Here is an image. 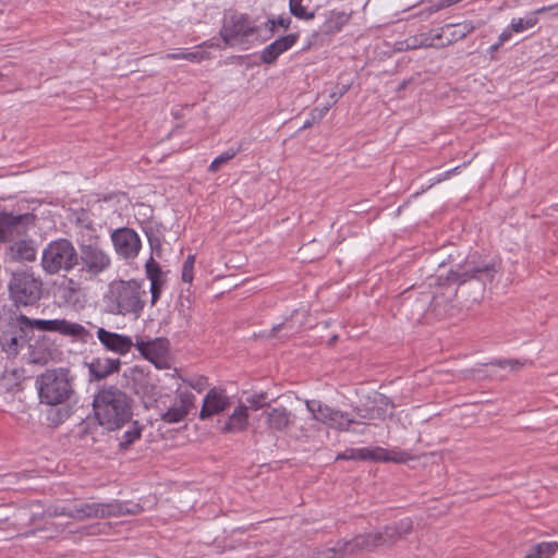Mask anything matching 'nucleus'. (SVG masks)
I'll list each match as a JSON object with an SVG mask.
<instances>
[{"instance_id": "24", "label": "nucleus", "mask_w": 558, "mask_h": 558, "mask_svg": "<svg viewBox=\"0 0 558 558\" xmlns=\"http://www.w3.org/2000/svg\"><path fill=\"white\" fill-rule=\"evenodd\" d=\"M8 254L14 262H32L36 257V250L31 241L17 239L10 245Z\"/></svg>"}, {"instance_id": "14", "label": "nucleus", "mask_w": 558, "mask_h": 558, "mask_svg": "<svg viewBox=\"0 0 558 558\" xmlns=\"http://www.w3.org/2000/svg\"><path fill=\"white\" fill-rule=\"evenodd\" d=\"M195 405V396L190 390L179 388L173 404L161 414V420L168 424L182 422Z\"/></svg>"}, {"instance_id": "40", "label": "nucleus", "mask_w": 558, "mask_h": 558, "mask_svg": "<svg viewBox=\"0 0 558 558\" xmlns=\"http://www.w3.org/2000/svg\"><path fill=\"white\" fill-rule=\"evenodd\" d=\"M331 107V104L327 102L325 106L323 107H316L314 108L312 111H311V117H312V121L313 122H318L320 121L326 114L327 112L329 111Z\"/></svg>"}, {"instance_id": "2", "label": "nucleus", "mask_w": 558, "mask_h": 558, "mask_svg": "<svg viewBox=\"0 0 558 558\" xmlns=\"http://www.w3.org/2000/svg\"><path fill=\"white\" fill-rule=\"evenodd\" d=\"M276 24L274 19H268L263 25H257L247 15L231 12L223 17L220 36L229 47L250 49L268 40L274 34Z\"/></svg>"}, {"instance_id": "15", "label": "nucleus", "mask_w": 558, "mask_h": 558, "mask_svg": "<svg viewBox=\"0 0 558 558\" xmlns=\"http://www.w3.org/2000/svg\"><path fill=\"white\" fill-rule=\"evenodd\" d=\"M111 240L116 252L123 258H132L141 250V240L137 233L130 228H121L113 231Z\"/></svg>"}, {"instance_id": "16", "label": "nucleus", "mask_w": 558, "mask_h": 558, "mask_svg": "<svg viewBox=\"0 0 558 558\" xmlns=\"http://www.w3.org/2000/svg\"><path fill=\"white\" fill-rule=\"evenodd\" d=\"M307 410L311 411L316 420L323 421L328 424L330 427L340 429V430H349L350 425L356 424V421L353 420L348 413L330 409L328 407L317 405L315 409L308 402H306Z\"/></svg>"}, {"instance_id": "32", "label": "nucleus", "mask_w": 558, "mask_h": 558, "mask_svg": "<svg viewBox=\"0 0 558 558\" xmlns=\"http://www.w3.org/2000/svg\"><path fill=\"white\" fill-rule=\"evenodd\" d=\"M236 155V150L228 149L218 157H216L208 167L210 172H217L223 165L231 160Z\"/></svg>"}, {"instance_id": "21", "label": "nucleus", "mask_w": 558, "mask_h": 558, "mask_svg": "<svg viewBox=\"0 0 558 558\" xmlns=\"http://www.w3.org/2000/svg\"><path fill=\"white\" fill-rule=\"evenodd\" d=\"M121 361L119 359L111 357H96L93 359L88 364V373L90 379L102 380L110 375L118 373L121 367Z\"/></svg>"}, {"instance_id": "25", "label": "nucleus", "mask_w": 558, "mask_h": 558, "mask_svg": "<svg viewBox=\"0 0 558 558\" xmlns=\"http://www.w3.org/2000/svg\"><path fill=\"white\" fill-rule=\"evenodd\" d=\"M411 43L408 44L409 48L415 49L418 47H445L446 45H449L451 40H447V43H442L441 40V34L440 33H423L420 35H416L412 37Z\"/></svg>"}, {"instance_id": "44", "label": "nucleus", "mask_w": 558, "mask_h": 558, "mask_svg": "<svg viewBox=\"0 0 558 558\" xmlns=\"http://www.w3.org/2000/svg\"><path fill=\"white\" fill-rule=\"evenodd\" d=\"M163 282L153 281L150 282L151 303H156L160 295V290Z\"/></svg>"}, {"instance_id": "43", "label": "nucleus", "mask_w": 558, "mask_h": 558, "mask_svg": "<svg viewBox=\"0 0 558 558\" xmlns=\"http://www.w3.org/2000/svg\"><path fill=\"white\" fill-rule=\"evenodd\" d=\"M356 412V414L361 417V418H365V420H375L377 418L376 416V413H375V409L373 408H367V409H361V408H355L354 410Z\"/></svg>"}, {"instance_id": "11", "label": "nucleus", "mask_w": 558, "mask_h": 558, "mask_svg": "<svg viewBox=\"0 0 558 558\" xmlns=\"http://www.w3.org/2000/svg\"><path fill=\"white\" fill-rule=\"evenodd\" d=\"M32 220L33 217L29 214L14 216L0 213V242H13L24 236Z\"/></svg>"}, {"instance_id": "6", "label": "nucleus", "mask_w": 558, "mask_h": 558, "mask_svg": "<svg viewBox=\"0 0 558 558\" xmlns=\"http://www.w3.org/2000/svg\"><path fill=\"white\" fill-rule=\"evenodd\" d=\"M78 264V253L66 239L51 241L43 251L41 267L49 275L70 271Z\"/></svg>"}, {"instance_id": "23", "label": "nucleus", "mask_w": 558, "mask_h": 558, "mask_svg": "<svg viewBox=\"0 0 558 558\" xmlns=\"http://www.w3.org/2000/svg\"><path fill=\"white\" fill-rule=\"evenodd\" d=\"M248 426V407L239 404L222 427L225 433H240Z\"/></svg>"}, {"instance_id": "9", "label": "nucleus", "mask_w": 558, "mask_h": 558, "mask_svg": "<svg viewBox=\"0 0 558 558\" xmlns=\"http://www.w3.org/2000/svg\"><path fill=\"white\" fill-rule=\"evenodd\" d=\"M17 322L24 328L39 331L59 332L63 336H71L78 339H85L88 336V331L83 325L66 319H33L26 315H20Z\"/></svg>"}, {"instance_id": "34", "label": "nucleus", "mask_w": 558, "mask_h": 558, "mask_svg": "<svg viewBox=\"0 0 558 558\" xmlns=\"http://www.w3.org/2000/svg\"><path fill=\"white\" fill-rule=\"evenodd\" d=\"M194 264L195 255L190 254L182 266V280L186 283H191L194 278Z\"/></svg>"}, {"instance_id": "49", "label": "nucleus", "mask_w": 558, "mask_h": 558, "mask_svg": "<svg viewBox=\"0 0 558 558\" xmlns=\"http://www.w3.org/2000/svg\"><path fill=\"white\" fill-rule=\"evenodd\" d=\"M66 283H68V289L71 291V292H76L80 290V286L76 281H74L73 279H68L66 280Z\"/></svg>"}, {"instance_id": "3", "label": "nucleus", "mask_w": 558, "mask_h": 558, "mask_svg": "<svg viewBox=\"0 0 558 558\" xmlns=\"http://www.w3.org/2000/svg\"><path fill=\"white\" fill-rule=\"evenodd\" d=\"M146 290L135 279L112 280L104 294L106 312L111 315L132 316L138 318L145 306Z\"/></svg>"}, {"instance_id": "22", "label": "nucleus", "mask_w": 558, "mask_h": 558, "mask_svg": "<svg viewBox=\"0 0 558 558\" xmlns=\"http://www.w3.org/2000/svg\"><path fill=\"white\" fill-rule=\"evenodd\" d=\"M284 430L286 435L300 439L306 436V428L303 417L281 409V432Z\"/></svg>"}, {"instance_id": "1", "label": "nucleus", "mask_w": 558, "mask_h": 558, "mask_svg": "<svg viewBox=\"0 0 558 558\" xmlns=\"http://www.w3.org/2000/svg\"><path fill=\"white\" fill-rule=\"evenodd\" d=\"M93 411L97 423L107 430H117L133 415V400L121 388L105 385L94 396Z\"/></svg>"}, {"instance_id": "42", "label": "nucleus", "mask_w": 558, "mask_h": 558, "mask_svg": "<svg viewBox=\"0 0 558 558\" xmlns=\"http://www.w3.org/2000/svg\"><path fill=\"white\" fill-rule=\"evenodd\" d=\"M298 37L299 35L296 33L281 36V52L291 48L295 44Z\"/></svg>"}, {"instance_id": "26", "label": "nucleus", "mask_w": 558, "mask_h": 558, "mask_svg": "<svg viewBox=\"0 0 558 558\" xmlns=\"http://www.w3.org/2000/svg\"><path fill=\"white\" fill-rule=\"evenodd\" d=\"M558 550L557 542H542L532 547L524 558H550Z\"/></svg>"}, {"instance_id": "30", "label": "nucleus", "mask_w": 558, "mask_h": 558, "mask_svg": "<svg viewBox=\"0 0 558 558\" xmlns=\"http://www.w3.org/2000/svg\"><path fill=\"white\" fill-rule=\"evenodd\" d=\"M165 58L168 60H187L191 62H201L206 58V53L203 51H179L167 53Z\"/></svg>"}, {"instance_id": "20", "label": "nucleus", "mask_w": 558, "mask_h": 558, "mask_svg": "<svg viewBox=\"0 0 558 558\" xmlns=\"http://www.w3.org/2000/svg\"><path fill=\"white\" fill-rule=\"evenodd\" d=\"M97 338L108 351L120 355L129 353L135 344L131 337L112 332L101 327L97 330Z\"/></svg>"}, {"instance_id": "13", "label": "nucleus", "mask_w": 558, "mask_h": 558, "mask_svg": "<svg viewBox=\"0 0 558 558\" xmlns=\"http://www.w3.org/2000/svg\"><path fill=\"white\" fill-rule=\"evenodd\" d=\"M410 456L405 452H393V456H388L381 448H351L340 452L336 460H374V461H393L405 462Z\"/></svg>"}, {"instance_id": "51", "label": "nucleus", "mask_w": 558, "mask_h": 558, "mask_svg": "<svg viewBox=\"0 0 558 558\" xmlns=\"http://www.w3.org/2000/svg\"><path fill=\"white\" fill-rule=\"evenodd\" d=\"M458 169H459V167H456V168H453V169H451V170L447 171V172L444 174V177H442V178H439V179L437 180V182H440V181H442V180H445V179H448L452 173L457 172V170H458Z\"/></svg>"}, {"instance_id": "53", "label": "nucleus", "mask_w": 558, "mask_h": 558, "mask_svg": "<svg viewBox=\"0 0 558 558\" xmlns=\"http://www.w3.org/2000/svg\"><path fill=\"white\" fill-rule=\"evenodd\" d=\"M312 123H313V121H306V122L304 123L303 128H308V126H311V125H312Z\"/></svg>"}, {"instance_id": "45", "label": "nucleus", "mask_w": 558, "mask_h": 558, "mask_svg": "<svg viewBox=\"0 0 558 558\" xmlns=\"http://www.w3.org/2000/svg\"><path fill=\"white\" fill-rule=\"evenodd\" d=\"M66 413H62L60 410H51L49 412L48 420L51 421L53 424H60L63 421V417Z\"/></svg>"}, {"instance_id": "19", "label": "nucleus", "mask_w": 558, "mask_h": 558, "mask_svg": "<svg viewBox=\"0 0 558 558\" xmlns=\"http://www.w3.org/2000/svg\"><path fill=\"white\" fill-rule=\"evenodd\" d=\"M230 405L229 397L223 389L214 387L205 396L203 407L199 412L201 420L223 412Z\"/></svg>"}, {"instance_id": "7", "label": "nucleus", "mask_w": 558, "mask_h": 558, "mask_svg": "<svg viewBox=\"0 0 558 558\" xmlns=\"http://www.w3.org/2000/svg\"><path fill=\"white\" fill-rule=\"evenodd\" d=\"M43 283L27 272L13 274L9 282L10 299L16 306H32L41 298Z\"/></svg>"}, {"instance_id": "17", "label": "nucleus", "mask_w": 558, "mask_h": 558, "mask_svg": "<svg viewBox=\"0 0 558 558\" xmlns=\"http://www.w3.org/2000/svg\"><path fill=\"white\" fill-rule=\"evenodd\" d=\"M376 532L380 537L379 543L381 547H392L397 542L404 539L413 532V521L410 518H403L385 525Z\"/></svg>"}, {"instance_id": "4", "label": "nucleus", "mask_w": 558, "mask_h": 558, "mask_svg": "<svg viewBox=\"0 0 558 558\" xmlns=\"http://www.w3.org/2000/svg\"><path fill=\"white\" fill-rule=\"evenodd\" d=\"M497 271L494 263L480 262L475 255H472L463 263L457 264L454 269L450 268L445 278L442 275H438L434 283L440 287H451L461 286L471 279L492 281Z\"/></svg>"}, {"instance_id": "29", "label": "nucleus", "mask_w": 558, "mask_h": 558, "mask_svg": "<svg viewBox=\"0 0 558 558\" xmlns=\"http://www.w3.org/2000/svg\"><path fill=\"white\" fill-rule=\"evenodd\" d=\"M342 549L343 541H338L332 547L317 548L313 550L311 558H348V556H341Z\"/></svg>"}, {"instance_id": "46", "label": "nucleus", "mask_w": 558, "mask_h": 558, "mask_svg": "<svg viewBox=\"0 0 558 558\" xmlns=\"http://www.w3.org/2000/svg\"><path fill=\"white\" fill-rule=\"evenodd\" d=\"M349 90V86H342V88L338 92H332L329 97H330V101L329 104L335 105L336 102H338V100L343 97V95Z\"/></svg>"}, {"instance_id": "8", "label": "nucleus", "mask_w": 558, "mask_h": 558, "mask_svg": "<svg viewBox=\"0 0 558 558\" xmlns=\"http://www.w3.org/2000/svg\"><path fill=\"white\" fill-rule=\"evenodd\" d=\"M81 271L93 279L111 267L110 254L97 242L80 245Z\"/></svg>"}, {"instance_id": "33", "label": "nucleus", "mask_w": 558, "mask_h": 558, "mask_svg": "<svg viewBox=\"0 0 558 558\" xmlns=\"http://www.w3.org/2000/svg\"><path fill=\"white\" fill-rule=\"evenodd\" d=\"M492 365H496L501 368L508 367L511 372H518L526 364H532V362H529L526 360L520 361L517 359H510V360H496L490 363Z\"/></svg>"}, {"instance_id": "12", "label": "nucleus", "mask_w": 558, "mask_h": 558, "mask_svg": "<svg viewBox=\"0 0 558 558\" xmlns=\"http://www.w3.org/2000/svg\"><path fill=\"white\" fill-rule=\"evenodd\" d=\"M134 347L144 359L151 362L156 367L166 368L168 366L169 341L167 339L136 340Z\"/></svg>"}, {"instance_id": "48", "label": "nucleus", "mask_w": 558, "mask_h": 558, "mask_svg": "<svg viewBox=\"0 0 558 558\" xmlns=\"http://www.w3.org/2000/svg\"><path fill=\"white\" fill-rule=\"evenodd\" d=\"M511 37V31L509 29H505L500 35H499V40H498V45H502L504 43H506L507 40H509Z\"/></svg>"}, {"instance_id": "10", "label": "nucleus", "mask_w": 558, "mask_h": 558, "mask_svg": "<svg viewBox=\"0 0 558 558\" xmlns=\"http://www.w3.org/2000/svg\"><path fill=\"white\" fill-rule=\"evenodd\" d=\"M122 513L121 506L118 504H80L69 508L56 509L54 515H68L75 520H85L90 518H105Z\"/></svg>"}, {"instance_id": "50", "label": "nucleus", "mask_w": 558, "mask_h": 558, "mask_svg": "<svg viewBox=\"0 0 558 558\" xmlns=\"http://www.w3.org/2000/svg\"><path fill=\"white\" fill-rule=\"evenodd\" d=\"M280 23H281V28L288 29L290 26L291 20H290V17H287V19L281 17Z\"/></svg>"}, {"instance_id": "39", "label": "nucleus", "mask_w": 558, "mask_h": 558, "mask_svg": "<svg viewBox=\"0 0 558 558\" xmlns=\"http://www.w3.org/2000/svg\"><path fill=\"white\" fill-rule=\"evenodd\" d=\"M267 403V397L264 393L258 396H252L246 399L245 407H248V410H258Z\"/></svg>"}, {"instance_id": "37", "label": "nucleus", "mask_w": 558, "mask_h": 558, "mask_svg": "<svg viewBox=\"0 0 558 558\" xmlns=\"http://www.w3.org/2000/svg\"><path fill=\"white\" fill-rule=\"evenodd\" d=\"M146 274H147V277L150 280V282H153V281L162 282L161 269H160L159 265L153 258H150L146 263Z\"/></svg>"}, {"instance_id": "54", "label": "nucleus", "mask_w": 558, "mask_h": 558, "mask_svg": "<svg viewBox=\"0 0 558 558\" xmlns=\"http://www.w3.org/2000/svg\"><path fill=\"white\" fill-rule=\"evenodd\" d=\"M336 340H337V336H333L332 338H330L329 344L333 343Z\"/></svg>"}, {"instance_id": "28", "label": "nucleus", "mask_w": 558, "mask_h": 558, "mask_svg": "<svg viewBox=\"0 0 558 558\" xmlns=\"http://www.w3.org/2000/svg\"><path fill=\"white\" fill-rule=\"evenodd\" d=\"M373 403H374L373 409H375V413H376L377 418L385 420L388 416L389 417L392 416V412L391 411L388 412V409H393L395 408V404L390 400V398H388L385 395H378L374 399Z\"/></svg>"}, {"instance_id": "52", "label": "nucleus", "mask_w": 558, "mask_h": 558, "mask_svg": "<svg viewBox=\"0 0 558 558\" xmlns=\"http://www.w3.org/2000/svg\"><path fill=\"white\" fill-rule=\"evenodd\" d=\"M500 46H501V45H498V43H497V44H495V45H493V46L490 47V50H492V51H496Z\"/></svg>"}, {"instance_id": "31", "label": "nucleus", "mask_w": 558, "mask_h": 558, "mask_svg": "<svg viewBox=\"0 0 558 558\" xmlns=\"http://www.w3.org/2000/svg\"><path fill=\"white\" fill-rule=\"evenodd\" d=\"M349 16L344 13H332L330 19L326 23V33H333L341 29V27L348 22Z\"/></svg>"}, {"instance_id": "41", "label": "nucleus", "mask_w": 558, "mask_h": 558, "mask_svg": "<svg viewBox=\"0 0 558 558\" xmlns=\"http://www.w3.org/2000/svg\"><path fill=\"white\" fill-rule=\"evenodd\" d=\"M186 383L191 388H193L199 392L203 391L208 386L207 378L204 376H198V377L192 378V379L187 380Z\"/></svg>"}, {"instance_id": "18", "label": "nucleus", "mask_w": 558, "mask_h": 558, "mask_svg": "<svg viewBox=\"0 0 558 558\" xmlns=\"http://www.w3.org/2000/svg\"><path fill=\"white\" fill-rule=\"evenodd\" d=\"M377 532L359 534L352 539L343 541V549L341 556H355L362 553H373L380 546Z\"/></svg>"}, {"instance_id": "38", "label": "nucleus", "mask_w": 558, "mask_h": 558, "mask_svg": "<svg viewBox=\"0 0 558 558\" xmlns=\"http://www.w3.org/2000/svg\"><path fill=\"white\" fill-rule=\"evenodd\" d=\"M537 20L535 17H530L527 20L523 19H513L511 21V31L515 33H520L526 28L533 27L536 24Z\"/></svg>"}, {"instance_id": "47", "label": "nucleus", "mask_w": 558, "mask_h": 558, "mask_svg": "<svg viewBox=\"0 0 558 558\" xmlns=\"http://www.w3.org/2000/svg\"><path fill=\"white\" fill-rule=\"evenodd\" d=\"M558 9V2L548 7H542L535 11L536 14H542L547 11L556 10ZM554 16H558V11L553 13Z\"/></svg>"}, {"instance_id": "36", "label": "nucleus", "mask_w": 558, "mask_h": 558, "mask_svg": "<svg viewBox=\"0 0 558 558\" xmlns=\"http://www.w3.org/2000/svg\"><path fill=\"white\" fill-rule=\"evenodd\" d=\"M279 57V39L271 43L262 51V60L265 63H272Z\"/></svg>"}, {"instance_id": "35", "label": "nucleus", "mask_w": 558, "mask_h": 558, "mask_svg": "<svg viewBox=\"0 0 558 558\" xmlns=\"http://www.w3.org/2000/svg\"><path fill=\"white\" fill-rule=\"evenodd\" d=\"M302 1L303 0H290L289 1L290 12L299 19H304V20L313 19L314 13H308L306 11V9L302 5Z\"/></svg>"}, {"instance_id": "5", "label": "nucleus", "mask_w": 558, "mask_h": 558, "mask_svg": "<svg viewBox=\"0 0 558 558\" xmlns=\"http://www.w3.org/2000/svg\"><path fill=\"white\" fill-rule=\"evenodd\" d=\"M38 397L41 403L58 405L65 402L73 392L65 369H47L36 379Z\"/></svg>"}, {"instance_id": "27", "label": "nucleus", "mask_w": 558, "mask_h": 558, "mask_svg": "<svg viewBox=\"0 0 558 558\" xmlns=\"http://www.w3.org/2000/svg\"><path fill=\"white\" fill-rule=\"evenodd\" d=\"M141 436L142 426L136 421L132 422V424L128 427V429L122 434L120 438V448L128 449L131 445L138 440Z\"/></svg>"}]
</instances>
